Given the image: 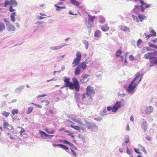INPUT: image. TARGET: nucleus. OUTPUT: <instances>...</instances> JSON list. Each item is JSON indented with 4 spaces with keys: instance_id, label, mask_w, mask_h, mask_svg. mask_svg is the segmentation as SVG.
Listing matches in <instances>:
<instances>
[{
    "instance_id": "3",
    "label": "nucleus",
    "mask_w": 157,
    "mask_h": 157,
    "mask_svg": "<svg viewBox=\"0 0 157 157\" xmlns=\"http://www.w3.org/2000/svg\"><path fill=\"white\" fill-rule=\"evenodd\" d=\"M73 82H71L68 87L71 90H75L76 92L79 91L80 85L77 79L76 78L72 79Z\"/></svg>"
},
{
    "instance_id": "34",
    "label": "nucleus",
    "mask_w": 157,
    "mask_h": 157,
    "mask_svg": "<svg viewBox=\"0 0 157 157\" xmlns=\"http://www.w3.org/2000/svg\"><path fill=\"white\" fill-rule=\"evenodd\" d=\"M10 114V113L8 112H6L5 111H3L2 113V114L5 116L6 117H7Z\"/></svg>"
},
{
    "instance_id": "51",
    "label": "nucleus",
    "mask_w": 157,
    "mask_h": 157,
    "mask_svg": "<svg viewBox=\"0 0 157 157\" xmlns=\"http://www.w3.org/2000/svg\"><path fill=\"white\" fill-rule=\"evenodd\" d=\"M151 32L152 35H153V36H156V33L154 30L152 29Z\"/></svg>"
},
{
    "instance_id": "40",
    "label": "nucleus",
    "mask_w": 157,
    "mask_h": 157,
    "mask_svg": "<svg viewBox=\"0 0 157 157\" xmlns=\"http://www.w3.org/2000/svg\"><path fill=\"white\" fill-rule=\"evenodd\" d=\"M113 109H114L113 106V107H111L110 106H109L107 108V110L108 111H110L111 110H112V112H113L114 113L116 112V111H114V110Z\"/></svg>"
},
{
    "instance_id": "46",
    "label": "nucleus",
    "mask_w": 157,
    "mask_h": 157,
    "mask_svg": "<svg viewBox=\"0 0 157 157\" xmlns=\"http://www.w3.org/2000/svg\"><path fill=\"white\" fill-rule=\"evenodd\" d=\"M126 153L128 155H131L132 153V151L129 149L127 146Z\"/></svg>"
},
{
    "instance_id": "57",
    "label": "nucleus",
    "mask_w": 157,
    "mask_h": 157,
    "mask_svg": "<svg viewBox=\"0 0 157 157\" xmlns=\"http://www.w3.org/2000/svg\"><path fill=\"white\" fill-rule=\"evenodd\" d=\"M143 6H144L143 5H142V4H141V5H140V8H141V11H142V12H144L145 10V8Z\"/></svg>"
},
{
    "instance_id": "39",
    "label": "nucleus",
    "mask_w": 157,
    "mask_h": 157,
    "mask_svg": "<svg viewBox=\"0 0 157 157\" xmlns=\"http://www.w3.org/2000/svg\"><path fill=\"white\" fill-rule=\"evenodd\" d=\"M9 123L6 121L5 120L4 121L3 126L4 128H7V127L8 126V125Z\"/></svg>"
},
{
    "instance_id": "63",
    "label": "nucleus",
    "mask_w": 157,
    "mask_h": 157,
    "mask_svg": "<svg viewBox=\"0 0 157 157\" xmlns=\"http://www.w3.org/2000/svg\"><path fill=\"white\" fill-rule=\"evenodd\" d=\"M151 41L154 43H155L157 42V38H155L154 39L152 40Z\"/></svg>"
},
{
    "instance_id": "29",
    "label": "nucleus",
    "mask_w": 157,
    "mask_h": 157,
    "mask_svg": "<svg viewBox=\"0 0 157 157\" xmlns=\"http://www.w3.org/2000/svg\"><path fill=\"white\" fill-rule=\"evenodd\" d=\"M45 131L49 134H52L55 133V131L53 130L48 128H47L45 129Z\"/></svg>"
},
{
    "instance_id": "32",
    "label": "nucleus",
    "mask_w": 157,
    "mask_h": 157,
    "mask_svg": "<svg viewBox=\"0 0 157 157\" xmlns=\"http://www.w3.org/2000/svg\"><path fill=\"white\" fill-rule=\"evenodd\" d=\"M124 140L125 143L127 144L129 142V138L128 135H125L124 137Z\"/></svg>"
},
{
    "instance_id": "55",
    "label": "nucleus",
    "mask_w": 157,
    "mask_h": 157,
    "mask_svg": "<svg viewBox=\"0 0 157 157\" xmlns=\"http://www.w3.org/2000/svg\"><path fill=\"white\" fill-rule=\"evenodd\" d=\"M71 150V152L72 153L73 155L75 156H77V154L75 151H74L73 149H72L71 148H70Z\"/></svg>"
},
{
    "instance_id": "44",
    "label": "nucleus",
    "mask_w": 157,
    "mask_h": 157,
    "mask_svg": "<svg viewBox=\"0 0 157 157\" xmlns=\"http://www.w3.org/2000/svg\"><path fill=\"white\" fill-rule=\"evenodd\" d=\"M132 17L133 18V20L136 21L137 23H138L139 22V20L138 19V17L134 15H132Z\"/></svg>"
},
{
    "instance_id": "6",
    "label": "nucleus",
    "mask_w": 157,
    "mask_h": 157,
    "mask_svg": "<svg viewBox=\"0 0 157 157\" xmlns=\"http://www.w3.org/2000/svg\"><path fill=\"white\" fill-rule=\"evenodd\" d=\"M86 67L87 66L84 62H82L79 64L75 69L74 72L75 75H79L81 73V69L84 70L86 68Z\"/></svg>"
},
{
    "instance_id": "59",
    "label": "nucleus",
    "mask_w": 157,
    "mask_h": 157,
    "mask_svg": "<svg viewBox=\"0 0 157 157\" xmlns=\"http://www.w3.org/2000/svg\"><path fill=\"white\" fill-rule=\"evenodd\" d=\"M65 145H64L63 144H60L59 145V147H60L63 148V149H64L65 147Z\"/></svg>"
},
{
    "instance_id": "54",
    "label": "nucleus",
    "mask_w": 157,
    "mask_h": 157,
    "mask_svg": "<svg viewBox=\"0 0 157 157\" xmlns=\"http://www.w3.org/2000/svg\"><path fill=\"white\" fill-rule=\"evenodd\" d=\"M12 6H10L9 9V11L11 12H13L15 10V9H14L13 8Z\"/></svg>"
},
{
    "instance_id": "58",
    "label": "nucleus",
    "mask_w": 157,
    "mask_h": 157,
    "mask_svg": "<svg viewBox=\"0 0 157 157\" xmlns=\"http://www.w3.org/2000/svg\"><path fill=\"white\" fill-rule=\"evenodd\" d=\"M148 44L149 46L153 48L154 47H155V45L151 43V42H148Z\"/></svg>"
},
{
    "instance_id": "53",
    "label": "nucleus",
    "mask_w": 157,
    "mask_h": 157,
    "mask_svg": "<svg viewBox=\"0 0 157 157\" xmlns=\"http://www.w3.org/2000/svg\"><path fill=\"white\" fill-rule=\"evenodd\" d=\"M88 80H85L83 79V78H82V79H81L80 80V82L82 83H86L88 81Z\"/></svg>"
},
{
    "instance_id": "47",
    "label": "nucleus",
    "mask_w": 157,
    "mask_h": 157,
    "mask_svg": "<svg viewBox=\"0 0 157 157\" xmlns=\"http://www.w3.org/2000/svg\"><path fill=\"white\" fill-rule=\"evenodd\" d=\"M142 42V40L141 39H139L138 40L137 42V45L138 47L140 48L139 45Z\"/></svg>"
},
{
    "instance_id": "9",
    "label": "nucleus",
    "mask_w": 157,
    "mask_h": 157,
    "mask_svg": "<svg viewBox=\"0 0 157 157\" xmlns=\"http://www.w3.org/2000/svg\"><path fill=\"white\" fill-rule=\"evenodd\" d=\"M144 58L145 59H149L152 60L156 59L157 57H154L153 55L152 52H148L145 54L144 56Z\"/></svg>"
},
{
    "instance_id": "23",
    "label": "nucleus",
    "mask_w": 157,
    "mask_h": 157,
    "mask_svg": "<svg viewBox=\"0 0 157 157\" xmlns=\"http://www.w3.org/2000/svg\"><path fill=\"white\" fill-rule=\"evenodd\" d=\"M16 13V12H14L11 13L10 17L11 21L13 22H15V15Z\"/></svg>"
},
{
    "instance_id": "7",
    "label": "nucleus",
    "mask_w": 157,
    "mask_h": 157,
    "mask_svg": "<svg viewBox=\"0 0 157 157\" xmlns=\"http://www.w3.org/2000/svg\"><path fill=\"white\" fill-rule=\"evenodd\" d=\"M8 5H11L12 6L16 7L17 6L18 3L15 0H6L4 3V6L6 7Z\"/></svg>"
},
{
    "instance_id": "10",
    "label": "nucleus",
    "mask_w": 157,
    "mask_h": 157,
    "mask_svg": "<svg viewBox=\"0 0 157 157\" xmlns=\"http://www.w3.org/2000/svg\"><path fill=\"white\" fill-rule=\"evenodd\" d=\"M24 88V85H20L18 87L15 89L14 92L16 94H20L22 92V90Z\"/></svg>"
},
{
    "instance_id": "62",
    "label": "nucleus",
    "mask_w": 157,
    "mask_h": 157,
    "mask_svg": "<svg viewBox=\"0 0 157 157\" xmlns=\"http://www.w3.org/2000/svg\"><path fill=\"white\" fill-rule=\"evenodd\" d=\"M152 52L154 57H155L156 56H157V51L154 50V52Z\"/></svg>"
},
{
    "instance_id": "33",
    "label": "nucleus",
    "mask_w": 157,
    "mask_h": 157,
    "mask_svg": "<svg viewBox=\"0 0 157 157\" xmlns=\"http://www.w3.org/2000/svg\"><path fill=\"white\" fill-rule=\"evenodd\" d=\"M50 48V49L54 50H59L61 49L59 45L56 46L51 47Z\"/></svg>"
},
{
    "instance_id": "5",
    "label": "nucleus",
    "mask_w": 157,
    "mask_h": 157,
    "mask_svg": "<svg viewBox=\"0 0 157 157\" xmlns=\"http://www.w3.org/2000/svg\"><path fill=\"white\" fill-rule=\"evenodd\" d=\"M88 20L86 19V20L85 24L86 25L87 28L88 29H89V32L90 33L91 31V29L92 27V25L93 23L95 17L94 16H92L89 14H88Z\"/></svg>"
},
{
    "instance_id": "48",
    "label": "nucleus",
    "mask_w": 157,
    "mask_h": 157,
    "mask_svg": "<svg viewBox=\"0 0 157 157\" xmlns=\"http://www.w3.org/2000/svg\"><path fill=\"white\" fill-rule=\"evenodd\" d=\"M18 111L17 109H14L12 111V114L13 115H14L15 114H18Z\"/></svg>"
},
{
    "instance_id": "16",
    "label": "nucleus",
    "mask_w": 157,
    "mask_h": 157,
    "mask_svg": "<svg viewBox=\"0 0 157 157\" xmlns=\"http://www.w3.org/2000/svg\"><path fill=\"white\" fill-rule=\"evenodd\" d=\"M70 79L69 78H67L65 77L64 81L65 84V86L66 87H68L70 86L71 82L70 81Z\"/></svg>"
},
{
    "instance_id": "24",
    "label": "nucleus",
    "mask_w": 157,
    "mask_h": 157,
    "mask_svg": "<svg viewBox=\"0 0 157 157\" xmlns=\"http://www.w3.org/2000/svg\"><path fill=\"white\" fill-rule=\"evenodd\" d=\"M82 96L78 93H76L75 94V98L76 101H77Z\"/></svg>"
},
{
    "instance_id": "31",
    "label": "nucleus",
    "mask_w": 157,
    "mask_h": 157,
    "mask_svg": "<svg viewBox=\"0 0 157 157\" xmlns=\"http://www.w3.org/2000/svg\"><path fill=\"white\" fill-rule=\"evenodd\" d=\"M82 43L85 45V47L86 50H87L89 47V43L86 40H83L82 41Z\"/></svg>"
},
{
    "instance_id": "2",
    "label": "nucleus",
    "mask_w": 157,
    "mask_h": 157,
    "mask_svg": "<svg viewBox=\"0 0 157 157\" xmlns=\"http://www.w3.org/2000/svg\"><path fill=\"white\" fill-rule=\"evenodd\" d=\"M86 93L82 95V99L83 100L86 96L90 97V98H92L91 95L95 94V90L94 88L90 86H88L86 88Z\"/></svg>"
},
{
    "instance_id": "17",
    "label": "nucleus",
    "mask_w": 157,
    "mask_h": 157,
    "mask_svg": "<svg viewBox=\"0 0 157 157\" xmlns=\"http://www.w3.org/2000/svg\"><path fill=\"white\" fill-rule=\"evenodd\" d=\"M101 32L99 30L95 31L94 34V36L97 38H99L101 35Z\"/></svg>"
},
{
    "instance_id": "43",
    "label": "nucleus",
    "mask_w": 157,
    "mask_h": 157,
    "mask_svg": "<svg viewBox=\"0 0 157 157\" xmlns=\"http://www.w3.org/2000/svg\"><path fill=\"white\" fill-rule=\"evenodd\" d=\"M89 76V75L86 74H85L84 75H82V78H83V79H84L85 80H86L87 79V77Z\"/></svg>"
},
{
    "instance_id": "13",
    "label": "nucleus",
    "mask_w": 157,
    "mask_h": 157,
    "mask_svg": "<svg viewBox=\"0 0 157 157\" xmlns=\"http://www.w3.org/2000/svg\"><path fill=\"white\" fill-rule=\"evenodd\" d=\"M153 108L151 106H147L145 112L147 114H149L153 111Z\"/></svg>"
},
{
    "instance_id": "60",
    "label": "nucleus",
    "mask_w": 157,
    "mask_h": 157,
    "mask_svg": "<svg viewBox=\"0 0 157 157\" xmlns=\"http://www.w3.org/2000/svg\"><path fill=\"white\" fill-rule=\"evenodd\" d=\"M135 151L137 154H141V153L138 151V149L135 148H134Z\"/></svg>"
},
{
    "instance_id": "64",
    "label": "nucleus",
    "mask_w": 157,
    "mask_h": 157,
    "mask_svg": "<svg viewBox=\"0 0 157 157\" xmlns=\"http://www.w3.org/2000/svg\"><path fill=\"white\" fill-rule=\"evenodd\" d=\"M46 96V95L45 94H42V95H39L37 96V98H39L40 97H44Z\"/></svg>"
},
{
    "instance_id": "38",
    "label": "nucleus",
    "mask_w": 157,
    "mask_h": 157,
    "mask_svg": "<svg viewBox=\"0 0 157 157\" xmlns=\"http://www.w3.org/2000/svg\"><path fill=\"white\" fill-rule=\"evenodd\" d=\"M122 52L121 49L118 50L116 52V54L117 57L120 56V55L122 54Z\"/></svg>"
},
{
    "instance_id": "11",
    "label": "nucleus",
    "mask_w": 157,
    "mask_h": 157,
    "mask_svg": "<svg viewBox=\"0 0 157 157\" xmlns=\"http://www.w3.org/2000/svg\"><path fill=\"white\" fill-rule=\"evenodd\" d=\"M122 103L121 101H117L115 103V105L113 106L114 109L115 111H117L121 107Z\"/></svg>"
},
{
    "instance_id": "28",
    "label": "nucleus",
    "mask_w": 157,
    "mask_h": 157,
    "mask_svg": "<svg viewBox=\"0 0 157 157\" xmlns=\"http://www.w3.org/2000/svg\"><path fill=\"white\" fill-rule=\"evenodd\" d=\"M5 28V24L2 22H0V32L3 31Z\"/></svg>"
},
{
    "instance_id": "37",
    "label": "nucleus",
    "mask_w": 157,
    "mask_h": 157,
    "mask_svg": "<svg viewBox=\"0 0 157 157\" xmlns=\"http://www.w3.org/2000/svg\"><path fill=\"white\" fill-rule=\"evenodd\" d=\"M141 4H142V5H143V6H144L146 8H149L150 6V4H148L144 1L141 2Z\"/></svg>"
},
{
    "instance_id": "42",
    "label": "nucleus",
    "mask_w": 157,
    "mask_h": 157,
    "mask_svg": "<svg viewBox=\"0 0 157 157\" xmlns=\"http://www.w3.org/2000/svg\"><path fill=\"white\" fill-rule=\"evenodd\" d=\"M33 108L32 107H30L28 108L27 109V114H29L30 113L32 112L33 110Z\"/></svg>"
},
{
    "instance_id": "56",
    "label": "nucleus",
    "mask_w": 157,
    "mask_h": 157,
    "mask_svg": "<svg viewBox=\"0 0 157 157\" xmlns=\"http://www.w3.org/2000/svg\"><path fill=\"white\" fill-rule=\"evenodd\" d=\"M7 129H9V130H11V129H13V128L12 125H10L9 124L8 125V126L7 127Z\"/></svg>"
},
{
    "instance_id": "45",
    "label": "nucleus",
    "mask_w": 157,
    "mask_h": 157,
    "mask_svg": "<svg viewBox=\"0 0 157 157\" xmlns=\"http://www.w3.org/2000/svg\"><path fill=\"white\" fill-rule=\"evenodd\" d=\"M78 137L81 140H84L85 139V137L82 134H79L78 135Z\"/></svg>"
},
{
    "instance_id": "26",
    "label": "nucleus",
    "mask_w": 157,
    "mask_h": 157,
    "mask_svg": "<svg viewBox=\"0 0 157 157\" xmlns=\"http://www.w3.org/2000/svg\"><path fill=\"white\" fill-rule=\"evenodd\" d=\"M54 6L56 8V11H60L62 9H64L66 8V7L65 6L62 7L59 6H58L57 4H55Z\"/></svg>"
},
{
    "instance_id": "61",
    "label": "nucleus",
    "mask_w": 157,
    "mask_h": 157,
    "mask_svg": "<svg viewBox=\"0 0 157 157\" xmlns=\"http://www.w3.org/2000/svg\"><path fill=\"white\" fill-rule=\"evenodd\" d=\"M67 45V44L66 43H62L61 45H60V47L61 48L63 47L66 46Z\"/></svg>"
},
{
    "instance_id": "4",
    "label": "nucleus",
    "mask_w": 157,
    "mask_h": 157,
    "mask_svg": "<svg viewBox=\"0 0 157 157\" xmlns=\"http://www.w3.org/2000/svg\"><path fill=\"white\" fill-rule=\"evenodd\" d=\"M85 126L87 129L91 131L95 132L98 130V127L96 123L92 122H89L85 121Z\"/></svg>"
},
{
    "instance_id": "36",
    "label": "nucleus",
    "mask_w": 157,
    "mask_h": 157,
    "mask_svg": "<svg viewBox=\"0 0 157 157\" xmlns=\"http://www.w3.org/2000/svg\"><path fill=\"white\" fill-rule=\"evenodd\" d=\"M60 141L62 143H63L64 144H67L69 145H70L71 144V143H70L68 141L66 140H60Z\"/></svg>"
},
{
    "instance_id": "18",
    "label": "nucleus",
    "mask_w": 157,
    "mask_h": 157,
    "mask_svg": "<svg viewBox=\"0 0 157 157\" xmlns=\"http://www.w3.org/2000/svg\"><path fill=\"white\" fill-rule=\"evenodd\" d=\"M80 60L76 59H74L72 64L73 65L72 67H75L77 65H78L80 63Z\"/></svg>"
},
{
    "instance_id": "50",
    "label": "nucleus",
    "mask_w": 157,
    "mask_h": 157,
    "mask_svg": "<svg viewBox=\"0 0 157 157\" xmlns=\"http://www.w3.org/2000/svg\"><path fill=\"white\" fill-rule=\"evenodd\" d=\"M42 102V103H45L44 105L46 106L47 105L50 103V102L48 100H43Z\"/></svg>"
},
{
    "instance_id": "35",
    "label": "nucleus",
    "mask_w": 157,
    "mask_h": 157,
    "mask_svg": "<svg viewBox=\"0 0 157 157\" xmlns=\"http://www.w3.org/2000/svg\"><path fill=\"white\" fill-rule=\"evenodd\" d=\"M76 57L75 59L80 60L81 59V54L80 52H78L76 55Z\"/></svg>"
},
{
    "instance_id": "41",
    "label": "nucleus",
    "mask_w": 157,
    "mask_h": 157,
    "mask_svg": "<svg viewBox=\"0 0 157 157\" xmlns=\"http://www.w3.org/2000/svg\"><path fill=\"white\" fill-rule=\"evenodd\" d=\"M146 50L147 51H153L154 50L148 47H145L144 48L143 50Z\"/></svg>"
},
{
    "instance_id": "15",
    "label": "nucleus",
    "mask_w": 157,
    "mask_h": 157,
    "mask_svg": "<svg viewBox=\"0 0 157 157\" xmlns=\"http://www.w3.org/2000/svg\"><path fill=\"white\" fill-rule=\"evenodd\" d=\"M138 19H139V21L141 22H142L144 20H146L147 19V17L140 14H138Z\"/></svg>"
},
{
    "instance_id": "49",
    "label": "nucleus",
    "mask_w": 157,
    "mask_h": 157,
    "mask_svg": "<svg viewBox=\"0 0 157 157\" xmlns=\"http://www.w3.org/2000/svg\"><path fill=\"white\" fill-rule=\"evenodd\" d=\"M102 119V118H101L100 117H95L94 118V120L98 121H100Z\"/></svg>"
},
{
    "instance_id": "19",
    "label": "nucleus",
    "mask_w": 157,
    "mask_h": 157,
    "mask_svg": "<svg viewBox=\"0 0 157 157\" xmlns=\"http://www.w3.org/2000/svg\"><path fill=\"white\" fill-rule=\"evenodd\" d=\"M70 2L73 5L77 6H78L80 5V2L76 0H70Z\"/></svg>"
},
{
    "instance_id": "1",
    "label": "nucleus",
    "mask_w": 157,
    "mask_h": 157,
    "mask_svg": "<svg viewBox=\"0 0 157 157\" xmlns=\"http://www.w3.org/2000/svg\"><path fill=\"white\" fill-rule=\"evenodd\" d=\"M142 78V75H140L139 73H137L135 77L132 80L128 87L126 89V90L128 93L132 94L134 93L135 91L134 90L141 81Z\"/></svg>"
},
{
    "instance_id": "25",
    "label": "nucleus",
    "mask_w": 157,
    "mask_h": 157,
    "mask_svg": "<svg viewBox=\"0 0 157 157\" xmlns=\"http://www.w3.org/2000/svg\"><path fill=\"white\" fill-rule=\"evenodd\" d=\"M141 128L144 129V132H145L147 129V122L146 121H144L143 122L141 126Z\"/></svg>"
},
{
    "instance_id": "8",
    "label": "nucleus",
    "mask_w": 157,
    "mask_h": 157,
    "mask_svg": "<svg viewBox=\"0 0 157 157\" xmlns=\"http://www.w3.org/2000/svg\"><path fill=\"white\" fill-rule=\"evenodd\" d=\"M4 21L6 23L8 31H15V28L14 26L11 24L9 21L7 20L5 18L4 19Z\"/></svg>"
},
{
    "instance_id": "30",
    "label": "nucleus",
    "mask_w": 157,
    "mask_h": 157,
    "mask_svg": "<svg viewBox=\"0 0 157 157\" xmlns=\"http://www.w3.org/2000/svg\"><path fill=\"white\" fill-rule=\"evenodd\" d=\"M73 121L78 123L79 124L83 125L82 124L80 118H73Z\"/></svg>"
},
{
    "instance_id": "27",
    "label": "nucleus",
    "mask_w": 157,
    "mask_h": 157,
    "mask_svg": "<svg viewBox=\"0 0 157 157\" xmlns=\"http://www.w3.org/2000/svg\"><path fill=\"white\" fill-rule=\"evenodd\" d=\"M99 21L101 24L104 23L105 21V18L102 16H99Z\"/></svg>"
},
{
    "instance_id": "22",
    "label": "nucleus",
    "mask_w": 157,
    "mask_h": 157,
    "mask_svg": "<svg viewBox=\"0 0 157 157\" xmlns=\"http://www.w3.org/2000/svg\"><path fill=\"white\" fill-rule=\"evenodd\" d=\"M70 126L75 129L78 131L80 132H81V127L77 126H74L72 124L70 125Z\"/></svg>"
},
{
    "instance_id": "52",
    "label": "nucleus",
    "mask_w": 157,
    "mask_h": 157,
    "mask_svg": "<svg viewBox=\"0 0 157 157\" xmlns=\"http://www.w3.org/2000/svg\"><path fill=\"white\" fill-rule=\"evenodd\" d=\"M70 146L72 148V149H74L75 150H77V148L74 146V145L72 143H71Z\"/></svg>"
},
{
    "instance_id": "20",
    "label": "nucleus",
    "mask_w": 157,
    "mask_h": 157,
    "mask_svg": "<svg viewBox=\"0 0 157 157\" xmlns=\"http://www.w3.org/2000/svg\"><path fill=\"white\" fill-rule=\"evenodd\" d=\"M39 133L41 135V137L42 138L46 139L47 138L48 134L46 133L45 132L41 130L39 131Z\"/></svg>"
},
{
    "instance_id": "21",
    "label": "nucleus",
    "mask_w": 157,
    "mask_h": 157,
    "mask_svg": "<svg viewBox=\"0 0 157 157\" xmlns=\"http://www.w3.org/2000/svg\"><path fill=\"white\" fill-rule=\"evenodd\" d=\"M101 29L103 31L106 32L109 30V27H108L107 24H105L101 26Z\"/></svg>"
},
{
    "instance_id": "12",
    "label": "nucleus",
    "mask_w": 157,
    "mask_h": 157,
    "mask_svg": "<svg viewBox=\"0 0 157 157\" xmlns=\"http://www.w3.org/2000/svg\"><path fill=\"white\" fill-rule=\"evenodd\" d=\"M119 28L120 29L124 31L125 33H128L130 31L129 29L126 26L120 25Z\"/></svg>"
},
{
    "instance_id": "14",
    "label": "nucleus",
    "mask_w": 157,
    "mask_h": 157,
    "mask_svg": "<svg viewBox=\"0 0 157 157\" xmlns=\"http://www.w3.org/2000/svg\"><path fill=\"white\" fill-rule=\"evenodd\" d=\"M132 10L135 13L139 14L140 11V7L138 5H135Z\"/></svg>"
}]
</instances>
